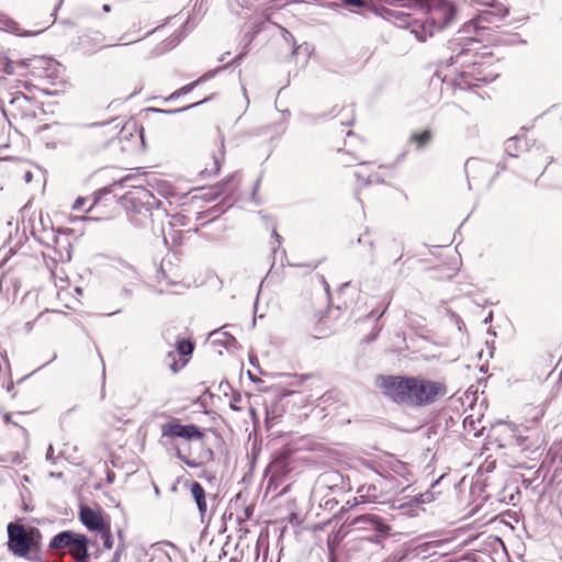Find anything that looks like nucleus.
I'll list each match as a JSON object with an SVG mask.
<instances>
[{
	"label": "nucleus",
	"instance_id": "1",
	"mask_svg": "<svg viewBox=\"0 0 562 562\" xmlns=\"http://www.w3.org/2000/svg\"><path fill=\"white\" fill-rule=\"evenodd\" d=\"M378 386L394 402L413 406L429 405L447 392L443 383L419 376H379Z\"/></svg>",
	"mask_w": 562,
	"mask_h": 562
},
{
	"label": "nucleus",
	"instance_id": "2",
	"mask_svg": "<svg viewBox=\"0 0 562 562\" xmlns=\"http://www.w3.org/2000/svg\"><path fill=\"white\" fill-rule=\"evenodd\" d=\"M449 49L452 54L448 59H442L438 64L436 76L445 83L451 85V78L461 80V72L464 69L472 68L475 58H480L479 53L470 47H463L458 43L451 42Z\"/></svg>",
	"mask_w": 562,
	"mask_h": 562
},
{
	"label": "nucleus",
	"instance_id": "3",
	"mask_svg": "<svg viewBox=\"0 0 562 562\" xmlns=\"http://www.w3.org/2000/svg\"><path fill=\"white\" fill-rule=\"evenodd\" d=\"M128 215L131 221L139 227L151 223L153 211L158 209L160 201L146 188L135 187V191L127 198Z\"/></svg>",
	"mask_w": 562,
	"mask_h": 562
},
{
	"label": "nucleus",
	"instance_id": "4",
	"mask_svg": "<svg viewBox=\"0 0 562 562\" xmlns=\"http://www.w3.org/2000/svg\"><path fill=\"white\" fill-rule=\"evenodd\" d=\"M498 77V72L492 67L491 58L480 55L472 64V68L461 72V80L451 78V86L468 89L477 86L479 82H491Z\"/></svg>",
	"mask_w": 562,
	"mask_h": 562
},
{
	"label": "nucleus",
	"instance_id": "5",
	"mask_svg": "<svg viewBox=\"0 0 562 562\" xmlns=\"http://www.w3.org/2000/svg\"><path fill=\"white\" fill-rule=\"evenodd\" d=\"M21 66H26L27 74L35 79L47 80L52 83L63 77L64 67L57 60L44 56H34L27 59H21Z\"/></svg>",
	"mask_w": 562,
	"mask_h": 562
},
{
	"label": "nucleus",
	"instance_id": "6",
	"mask_svg": "<svg viewBox=\"0 0 562 562\" xmlns=\"http://www.w3.org/2000/svg\"><path fill=\"white\" fill-rule=\"evenodd\" d=\"M473 3L484 4L486 9L480 11L477 16L471 21V24L475 30L487 29V24L498 26V23L508 15L509 9L497 1L492 0H470Z\"/></svg>",
	"mask_w": 562,
	"mask_h": 562
},
{
	"label": "nucleus",
	"instance_id": "7",
	"mask_svg": "<svg viewBox=\"0 0 562 562\" xmlns=\"http://www.w3.org/2000/svg\"><path fill=\"white\" fill-rule=\"evenodd\" d=\"M425 5L429 8L427 20L438 30L450 26L456 19V8L447 0H427Z\"/></svg>",
	"mask_w": 562,
	"mask_h": 562
},
{
	"label": "nucleus",
	"instance_id": "8",
	"mask_svg": "<svg viewBox=\"0 0 562 562\" xmlns=\"http://www.w3.org/2000/svg\"><path fill=\"white\" fill-rule=\"evenodd\" d=\"M8 547L18 557H26L31 550L32 541L25 528L10 522L8 525Z\"/></svg>",
	"mask_w": 562,
	"mask_h": 562
},
{
	"label": "nucleus",
	"instance_id": "9",
	"mask_svg": "<svg viewBox=\"0 0 562 562\" xmlns=\"http://www.w3.org/2000/svg\"><path fill=\"white\" fill-rule=\"evenodd\" d=\"M161 435L162 437H179L186 440H199L203 437V434L198 426L193 424L182 425L178 419H172L169 423L164 424L161 426Z\"/></svg>",
	"mask_w": 562,
	"mask_h": 562
},
{
	"label": "nucleus",
	"instance_id": "10",
	"mask_svg": "<svg viewBox=\"0 0 562 562\" xmlns=\"http://www.w3.org/2000/svg\"><path fill=\"white\" fill-rule=\"evenodd\" d=\"M348 526L355 530H372L381 533L389 531V527L383 524L376 515H360L348 522Z\"/></svg>",
	"mask_w": 562,
	"mask_h": 562
},
{
	"label": "nucleus",
	"instance_id": "11",
	"mask_svg": "<svg viewBox=\"0 0 562 562\" xmlns=\"http://www.w3.org/2000/svg\"><path fill=\"white\" fill-rule=\"evenodd\" d=\"M80 520L81 522L92 531H102L104 530L106 525L101 516V514L90 507H81L80 508Z\"/></svg>",
	"mask_w": 562,
	"mask_h": 562
},
{
	"label": "nucleus",
	"instance_id": "12",
	"mask_svg": "<svg viewBox=\"0 0 562 562\" xmlns=\"http://www.w3.org/2000/svg\"><path fill=\"white\" fill-rule=\"evenodd\" d=\"M406 29H408L411 34L420 43H425L429 37L434 36L437 31L427 19L424 21L413 20L412 22H407Z\"/></svg>",
	"mask_w": 562,
	"mask_h": 562
},
{
	"label": "nucleus",
	"instance_id": "13",
	"mask_svg": "<svg viewBox=\"0 0 562 562\" xmlns=\"http://www.w3.org/2000/svg\"><path fill=\"white\" fill-rule=\"evenodd\" d=\"M383 490L381 483H364L357 488V494L361 503H372L381 497Z\"/></svg>",
	"mask_w": 562,
	"mask_h": 562
},
{
	"label": "nucleus",
	"instance_id": "14",
	"mask_svg": "<svg viewBox=\"0 0 562 562\" xmlns=\"http://www.w3.org/2000/svg\"><path fill=\"white\" fill-rule=\"evenodd\" d=\"M191 495L195 501L201 520L204 521V517L207 513L206 495L204 487L199 482H193L190 487Z\"/></svg>",
	"mask_w": 562,
	"mask_h": 562
},
{
	"label": "nucleus",
	"instance_id": "15",
	"mask_svg": "<svg viewBox=\"0 0 562 562\" xmlns=\"http://www.w3.org/2000/svg\"><path fill=\"white\" fill-rule=\"evenodd\" d=\"M69 554L76 561H87L88 554V539L85 535H78L69 547Z\"/></svg>",
	"mask_w": 562,
	"mask_h": 562
},
{
	"label": "nucleus",
	"instance_id": "16",
	"mask_svg": "<svg viewBox=\"0 0 562 562\" xmlns=\"http://www.w3.org/2000/svg\"><path fill=\"white\" fill-rule=\"evenodd\" d=\"M328 8H347L351 13H361L370 9V3L366 0H339L328 3Z\"/></svg>",
	"mask_w": 562,
	"mask_h": 562
},
{
	"label": "nucleus",
	"instance_id": "17",
	"mask_svg": "<svg viewBox=\"0 0 562 562\" xmlns=\"http://www.w3.org/2000/svg\"><path fill=\"white\" fill-rule=\"evenodd\" d=\"M77 536L78 533L72 531H61L52 538L49 548L55 550L68 548L72 544Z\"/></svg>",
	"mask_w": 562,
	"mask_h": 562
},
{
	"label": "nucleus",
	"instance_id": "18",
	"mask_svg": "<svg viewBox=\"0 0 562 562\" xmlns=\"http://www.w3.org/2000/svg\"><path fill=\"white\" fill-rule=\"evenodd\" d=\"M385 18L390 21H392L395 25L400 27H405L407 22H412L409 14L405 13L401 10H394V9H387L385 11Z\"/></svg>",
	"mask_w": 562,
	"mask_h": 562
},
{
	"label": "nucleus",
	"instance_id": "19",
	"mask_svg": "<svg viewBox=\"0 0 562 562\" xmlns=\"http://www.w3.org/2000/svg\"><path fill=\"white\" fill-rule=\"evenodd\" d=\"M432 139V133L430 130H425L420 133H413L409 136L408 142L416 145V149H422L427 146Z\"/></svg>",
	"mask_w": 562,
	"mask_h": 562
},
{
	"label": "nucleus",
	"instance_id": "20",
	"mask_svg": "<svg viewBox=\"0 0 562 562\" xmlns=\"http://www.w3.org/2000/svg\"><path fill=\"white\" fill-rule=\"evenodd\" d=\"M211 335L213 336H216V335H220L223 337V339H215L214 341L215 342H221L225 348L229 349L232 347H235L237 345V340L234 336H232L231 334L228 333H221L218 330L212 333Z\"/></svg>",
	"mask_w": 562,
	"mask_h": 562
},
{
	"label": "nucleus",
	"instance_id": "21",
	"mask_svg": "<svg viewBox=\"0 0 562 562\" xmlns=\"http://www.w3.org/2000/svg\"><path fill=\"white\" fill-rule=\"evenodd\" d=\"M516 443L521 450H536L539 445L538 441L531 442L529 437H524L521 435H516Z\"/></svg>",
	"mask_w": 562,
	"mask_h": 562
},
{
	"label": "nucleus",
	"instance_id": "22",
	"mask_svg": "<svg viewBox=\"0 0 562 562\" xmlns=\"http://www.w3.org/2000/svg\"><path fill=\"white\" fill-rule=\"evenodd\" d=\"M20 61H13V60H10V59H7L5 64H4V67H3V70L5 74L8 75H12L16 71L18 68L24 70L23 72H21V75H25L27 74V68L26 66H21L20 65Z\"/></svg>",
	"mask_w": 562,
	"mask_h": 562
},
{
	"label": "nucleus",
	"instance_id": "23",
	"mask_svg": "<svg viewBox=\"0 0 562 562\" xmlns=\"http://www.w3.org/2000/svg\"><path fill=\"white\" fill-rule=\"evenodd\" d=\"M25 457L20 452H10L0 458L1 462H9L12 464H21Z\"/></svg>",
	"mask_w": 562,
	"mask_h": 562
},
{
	"label": "nucleus",
	"instance_id": "24",
	"mask_svg": "<svg viewBox=\"0 0 562 562\" xmlns=\"http://www.w3.org/2000/svg\"><path fill=\"white\" fill-rule=\"evenodd\" d=\"M522 139L519 137H512L506 140L505 149L508 153L509 156L515 157L517 156L516 151L518 149V144L521 143Z\"/></svg>",
	"mask_w": 562,
	"mask_h": 562
},
{
	"label": "nucleus",
	"instance_id": "25",
	"mask_svg": "<svg viewBox=\"0 0 562 562\" xmlns=\"http://www.w3.org/2000/svg\"><path fill=\"white\" fill-rule=\"evenodd\" d=\"M193 351V345L189 340L177 341V352L182 356L191 355Z\"/></svg>",
	"mask_w": 562,
	"mask_h": 562
},
{
	"label": "nucleus",
	"instance_id": "26",
	"mask_svg": "<svg viewBox=\"0 0 562 562\" xmlns=\"http://www.w3.org/2000/svg\"><path fill=\"white\" fill-rule=\"evenodd\" d=\"M220 169H221V159L218 157H213L211 167H206L202 171V175H205L209 177L215 176L218 173Z\"/></svg>",
	"mask_w": 562,
	"mask_h": 562
},
{
	"label": "nucleus",
	"instance_id": "27",
	"mask_svg": "<svg viewBox=\"0 0 562 562\" xmlns=\"http://www.w3.org/2000/svg\"><path fill=\"white\" fill-rule=\"evenodd\" d=\"M207 100H210V98H205L202 101L192 103V104H190L188 106H183V108H180V109H172V110H158V109H155V111L161 112V113H168V114H177V113H181V112L188 111V110H190L192 108H195V106L206 102Z\"/></svg>",
	"mask_w": 562,
	"mask_h": 562
},
{
	"label": "nucleus",
	"instance_id": "28",
	"mask_svg": "<svg viewBox=\"0 0 562 562\" xmlns=\"http://www.w3.org/2000/svg\"><path fill=\"white\" fill-rule=\"evenodd\" d=\"M426 1L427 0H392L393 3L408 8H422L425 5Z\"/></svg>",
	"mask_w": 562,
	"mask_h": 562
},
{
	"label": "nucleus",
	"instance_id": "29",
	"mask_svg": "<svg viewBox=\"0 0 562 562\" xmlns=\"http://www.w3.org/2000/svg\"><path fill=\"white\" fill-rule=\"evenodd\" d=\"M101 533V538L103 540V547L108 550L113 548V539L110 531V527H105L104 530L99 531Z\"/></svg>",
	"mask_w": 562,
	"mask_h": 562
},
{
	"label": "nucleus",
	"instance_id": "30",
	"mask_svg": "<svg viewBox=\"0 0 562 562\" xmlns=\"http://www.w3.org/2000/svg\"><path fill=\"white\" fill-rule=\"evenodd\" d=\"M223 68L220 67V68H216V69H213V70H209L205 74H203L201 77H199L195 81L198 82V85H201V83L212 79Z\"/></svg>",
	"mask_w": 562,
	"mask_h": 562
},
{
	"label": "nucleus",
	"instance_id": "31",
	"mask_svg": "<svg viewBox=\"0 0 562 562\" xmlns=\"http://www.w3.org/2000/svg\"><path fill=\"white\" fill-rule=\"evenodd\" d=\"M196 86H199L198 82L193 81L189 85L181 87L179 90H177L175 92V94H177V95L187 94V93L191 92Z\"/></svg>",
	"mask_w": 562,
	"mask_h": 562
},
{
	"label": "nucleus",
	"instance_id": "32",
	"mask_svg": "<svg viewBox=\"0 0 562 562\" xmlns=\"http://www.w3.org/2000/svg\"><path fill=\"white\" fill-rule=\"evenodd\" d=\"M181 40H182V34H180V33L179 34H175L170 38L167 40L166 46L169 47V48H172L176 45H178Z\"/></svg>",
	"mask_w": 562,
	"mask_h": 562
},
{
	"label": "nucleus",
	"instance_id": "33",
	"mask_svg": "<svg viewBox=\"0 0 562 562\" xmlns=\"http://www.w3.org/2000/svg\"><path fill=\"white\" fill-rule=\"evenodd\" d=\"M30 102V99L24 95L23 93H19L18 95L11 98L10 100V103L11 104H15V103H29Z\"/></svg>",
	"mask_w": 562,
	"mask_h": 562
},
{
	"label": "nucleus",
	"instance_id": "34",
	"mask_svg": "<svg viewBox=\"0 0 562 562\" xmlns=\"http://www.w3.org/2000/svg\"><path fill=\"white\" fill-rule=\"evenodd\" d=\"M156 280L157 282H161L162 280H168V276L166 274V271H165V262L162 261L161 263V268L160 270L157 271V276H156Z\"/></svg>",
	"mask_w": 562,
	"mask_h": 562
},
{
	"label": "nucleus",
	"instance_id": "35",
	"mask_svg": "<svg viewBox=\"0 0 562 562\" xmlns=\"http://www.w3.org/2000/svg\"><path fill=\"white\" fill-rule=\"evenodd\" d=\"M124 550V546L123 544H119L114 554H113V558L110 562H120L121 560V555H122V552Z\"/></svg>",
	"mask_w": 562,
	"mask_h": 562
},
{
	"label": "nucleus",
	"instance_id": "36",
	"mask_svg": "<svg viewBox=\"0 0 562 562\" xmlns=\"http://www.w3.org/2000/svg\"><path fill=\"white\" fill-rule=\"evenodd\" d=\"M168 358H172V362L169 364L170 369L172 370V372H178V367H177V362L175 360V352L173 351H170L168 352Z\"/></svg>",
	"mask_w": 562,
	"mask_h": 562
},
{
	"label": "nucleus",
	"instance_id": "37",
	"mask_svg": "<svg viewBox=\"0 0 562 562\" xmlns=\"http://www.w3.org/2000/svg\"><path fill=\"white\" fill-rule=\"evenodd\" d=\"M85 201H86V200H85L83 198H78V199L75 201V203H74V205H72V209H74V210H80V209L82 207V205L85 204Z\"/></svg>",
	"mask_w": 562,
	"mask_h": 562
},
{
	"label": "nucleus",
	"instance_id": "38",
	"mask_svg": "<svg viewBox=\"0 0 562 562\" xmlns=\"http://www.w3.org/2000/svg\"><path fill=\"white\" fill-rule=\"evenodd\" d=\"M231 181V178L229 179H226L222 184H220L217 188H216V193L215 195H220L224 192V187H226Z\"/></svg>",
	"mask_w": 562,
	"mask_h": 562
},
{
	"label": "nucleus",
	"instance_id": "39",
	"mask_svg": "<svg viewBox=\"0 0 562 562\" xmlns=\"http://www.w3.org/2000/svg\"><path fill=\"white\" fill-rule=\"evenodd\" d=\"M46 459L48 461L54 462V448L52 445L48 446L47 452H46Z\"/></svg>",
	"mask_w": 562,
	"mask_h": 562
},
{
	"label": "nucleus",
	"instance_id": "40",
	"mask_svg": "<svg viewBox=\"0 0 562 562\" xmlns=\"http://www.w3.org/2000/svg\"><path fill=\"white\" fill-rule=\"evenodd\" d=\"M477 164V160L476 159H468L467 162H465V170H469L470 168L474 167V165Z\"/></svg>",
	"mask_w": 562,
	"mask_h": 562
},
{
	"label": "nucleus",
	"instance_id": "41",
	"mask_svg": "<svg viewBox=\"0 0 562 562\" xmlns=\"http://www.w3.org/2000/svg\"><path fill=\"white\" fill-rule=\"evenodd\" d=\"M177 457H178L179 459H181V460H182L187 465H189V467H191V468L195 467V463L190 462V461H188V460H183L179 450L177 451Z\"/></svg>",
	"mask_w": 562,
	"mask_h": 562
},
{
	"label": "nucleus",
	"instance_id": "42",
	"mask_svg": "<svg viewBox=\"0 0 562 562\" xmlns=\"http://www.w3.org/2000/svg\"><path fill=\"white\" fill-rule=\"evenodd\" d=\"M122 294L126 297V299H130L131 295H132V292L131 290H128L127 288H123L122 289Z\"/></svg>",
	"mask_w": 562,
	"mask_h": 562
},
{
	"label": "nucleus",
	"instance_id": "43",
	"mask_svg": "<svg viewBox=\"0 0 562 562\" xmlns=\"http://www.w3.org/2000/svg\"><path fill=\"white\" fill-rule=\"evenodd\" d=\"M374 181H379V179L375 176H368L366 179V183H372Z\"/></svg>",
	"mask_w": 562,
	"mask_h": 562
},
{
	"label": "nucleus",
	"instance_id": "44",
	"mask_svg": "<svg viewBox=\"0 0 562 562\" xmlns=\"http://www.w3.org/2000/svg\"><path fill=\"white\" fill-rule=\"evenodd\" d=\"M24 179L26 182H30L32 180V173L30 171H27L24 176Z\"/></svg>",
	"mask_w": 562,
	"mask_h": 562
},
{
	"label": "nucleus",
	"instance_id": "45",
	"mask_svg": "<svg viewBox=\"0 0 562 562\" xmlns=\"http://www.w3.org/2000/svg\"><path fill=\"white\" fill-rule=\"evenodd\" d=\"M102 10H103V12L108 13V12L111 11V5L110 4H103Z\"/></svg>",
	"mask_w": 562,
	"mask_h": 562
},
{
	"label": "nucleus",
	"instance_id": "46",
	"mask_svg": "<svg viewBox=\"0 0 562 562\" xmlns=\"http://www.w3.org/2000/svg\"><path fill=\"white\" fill-rule=\"evenodd\" d=\"M272 235L276 237L277 241L280 244V235L277 233L276 229H273Z\"/></svg>",
	"mask_w": 562,
	"mask_h": 562
},
{
	"label": "nucleus",
	"instance_id": "47",
	"mask_svg": "<svg viewBox=\"0 0 562 562\" xmlns=\"http://www.w3.org/2000/svg\"><path fill=\"white\" fill-rule=\"evenodd\" d=\"M132 179V177H125L124 179L121 180V184H125L126 182H128L130 180Z\"/></svg>",
	"mask_w": 562,
	"mask_h": 562
},
{
	"label": "nucleus",
	"instance_id": "48",
	"mask_svg": "<svg viewBox=\"0 0 562 562\" xmlns=\"http://www.w3.org/2000/svg\"><path fill=\"white\" fill-rule=\"evenodd\" d=\"M49 475L54 476V477H60L63 474L60 472H58V473L52 472Z\"/></svg>",
	"mask_w": 562,
	"mask_h": 562
},
{
	"label": "nucleus",
	"instance_id": "49",
	"mask_svg": "<svg viewBox=\"0 0 562 562\" xmlns=\"http://www.w3.org/2000/svg\"><path fill=\"white\" fill-rule=\"evenodd\" d=\"M241 58H243V54L238 55V56L234 59V63H238Z\"/></svg>",
	"mask_w": 562,
	"mask_h": 562
},
{
	"label": "nucleus",
	"instance_id": "50",
	"mask_svg": "<svg viewBox=\"0 0 562 562\" xmlns=\"http://www.w3.org/2000/svg\"><path fill=\"white\" fill-rule=\"evenodd\" d=\"M358 243H360V244H361V243H367V240H366V238H364V237H359V238H358Z\"/></svg>",
	"mask_w": 562,
	"mask_h": 562
},
{
	"label": "nucleus",
	"instance_id": "51",
	"mask_svg": "<svg viewBox=\"0 0 562 562\" xmlns=\"http://www.w3.org/2000/svg\"><path fill=\"white\" fill-rule=\"evenodd\" d=\"M243 91H244V94H245V98H246V103H247V105H248V104H249V100H248L247 94H246V89H245V88H243Z\"/></svg>",
	"mask_w": 562,
	"mask_h": 562
},
{
	"label": "nucleus",
	"instance_id": "52",
	"mask_svg": "<svg viewBox=\"0 0 562 562\" xmlns=\"http://www.w3.org/2000/svg\"><path fill=\"white\" fill-rule=\"evenodd\" d=\"M102 379L103 380L105 379V368H104V366L102 367Z\"/></svg>",
	"mask_w": 562,
	"mask_h": 562
},
{
	"label": "nucleus",
	"instance_id": "53",
	"mask_svg": "<svg viewBox=\"0 0 562 562\" xmlns=\"http://www.w3.org/2000/svg\"><path fill=\"white\" fill-rule=\"evenodd\" d=\"M384 312H385V308L380 314L376 315V318H380L381 316H383Z\"/></svg>",
	"mask_w": 562,
	"mask_h": 562
},
{
	"label": "nucleus",
	"instance_id": "54",
	"mask_svg": "<svg viewBox=\"0 0 562 562\" xmlns=\"http://www.w3.org/2000/svg\"><path fill=\"white\" fill-rule=\"evenodd\" d=\"M179 95L175 94V92L169 97V99L178 98Z\"/></svg>",
	"mask_w": 562,
	"mask_h": 562
},
{
	"label": "nucleus",
	"instance_id": "55",
	"mask_svg": "<svg viewBox=\"0 0 562 562\" xmlns=\"http://www.w3.org/2000/svg\"><path fill=\"white\" fill-rule=\"evenodd\" d=\"M120 312H121L120 310H116L115 312L109 313L108 315H114V314L120 313Z\"/></svg>",
	"mask_w": 562,
	"mask_h": 562
},
{
	"label": "nucleus",
	"instance_id": "56",
	"mask_svg": "<svg viewBox=\"0 0 562 562\" xmlns=\"http://www.w3.org/2000/svg\"><path fill=\"white\" fill-rule=\"evenodd\" d=\"M4 418L7 422H10V416L8 414L4 416Z\"/></svg>",
	"mask_w": 562,
	"mask_h": 562
},
{
	"label": "nucleus",
	"instance_id": "57",
	"mask_svg": "<svg viewBox=\"0 0 562 562\" xmlns=\"http://www.w3.org/2000/svg\"><path fill=\"white\" fill-rule=\"evenodd\" d=\"M490 318H492V315H488V317H486V319H484V323H487V321H490Z\"/></svg>",
	"mask_w": 562,
	"mask_h": 562
},
{
	"label": "nucleus",
	"instance_id": "58",
	"mask_svg": "<svg viewBox=\"0 0 562 562\" xmlns=\"http://www.w3.org/2000/svg\"><path fill=\"white\" fill-rule=\"evenodd\" d=\"M490 318H492V315H488V317H486V319H484V323H487V321H490Z\"/></svg>",
	"mask_w": 562,
	"mask_h": 562
},
{
	"label": "nucleus",
	"instance_id": "59",
	"mask_svg": "<svg viewBox=\"0 0 562 562\" xmlns=\"http://www.w3.org/2000/svg\"><path fill=\"white\" fill-rule=\"evenodd\" d=\"M490 318H492V315H488V317H486V319H484V323H487V321H490Z\"/></svg>",
	"mask_w": 562,
	"mask_h": 562
},
{
	"label": "nucleus",
	"instance_id": "60",
	"mask_svg": "<svg viewBox=\"0 0 562 562\" xmlns=\"http://www.w3.org/2000/svg\"><path fill=\"white\" fill-rule=\"evenodd\" d=\"M224 59H226V56L223 55L221 58H220V61H223Z\"/></svg>",
	"mask_w": 562,
	"mask_h": 562
},
{
	"label": "nucleus",
	"instance_id": "61",
	"mask_svg": "<svg viewBox=\"0 0 562 562\" xmlns=\"http://www.w3.org/2000/svg\"><path fill=\"white\" fill-rule=\"evenodd\" d=\"M248 374H249V378H250L252 381H255V379H254L252 374H251L250 372H248Z\"/></svg>",
	"mask_w": 562,
	"mask_h": 562
},
{
	"label": "nucleus",
	"instance_id": "62",
	"mask_svg": "<svg viewBox=\"0 0 562 562\" xmlns=\"http://www.w3.org/2000/svg\"><path fill=\"white\" fill-rule=\"evenodd\" d=\"M137 40H131L130 42H126L125 44H130V43H134L136 42Z\"/></svg>",
	"mask_w": 562,
	"mask_h": 562
},
{
	"label": "nucleus",
	"instance_id": "63",
	"mask_svg": "<svg viewBox=\"0 0 562 562\" xmlns=\"http://www.w3.org/2000/svg\"><path fill=\"white\" fill-rule=\"evenodd\" d=\"M26 326H27L29 329H31V327H32L30 322L26 323Z\"/></svg>",
	"mask_w": 562,
	"mask_h": 562
},
{
	"label": "nucleus",
	"instance_id": "64",
	"mask_svg": "<svg viewBox=\"0 0 562 562\" xmlns=\"http://www.w3.org/2000/svg\"><path fill=\"white\" fill-rule=\"evenodd\" d=\"M351 124H352V121H348V122L346 123V125H351Z\"/></svg>",
	"mask_w": 562,
	"mask_h": 562
}]
</instances>
